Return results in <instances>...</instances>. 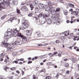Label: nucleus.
Returning a JSON list of instances; mask_svg holds the SVG:
<instances>
[{
	"label": "nucleus",
	"instance_id": "864d4df0",
	"mask_svg": "<svg viewBox=\"0 0 79 79\" xmlns=\"http://www.w3.org/2000/svg\"><path fill=\"white\" fill-rule=\"evenodd\" d=\"M38 46H43V44H39L38 45Z\"/></svg>",
	"mask_w": 79,
	"mask_h": 79
},
{
	"label": "nucleus",
	"instance_id": "de8ad7c7",
	"mask_svg": "<svg viewBox=\"0 0 79 79\" xmlns=\"http://www.w3.org/2000/svg\"><path fill=\"white\" fill-rule=\"evenodd\" d=\"M66 73L67 74H69V71H67L66 72Z\"/></svg>",
	"mask_w": 79,
	"mask_h": 79
},
{
	"label": "nucleus",
	"instance_id": "b1692460",
	"mask_svg": "<svg viewBox=\"0 0 79 79\" xmlns=\"http://www.w3.org/2000/svg\"><path fill=\"white\" fill-rule=\"evenodd\" d=\"M43 17H44V18L46 17V18H48V16H49V15H47L45 14H44L43 15Z\"/></svg>",
	"mask_w": 79,
	"mask_h": 79
},
{
	"label": "nucleus",
	"instance_id": "f3484780",
	"mask_svg": "<svg viewBox=\"0 0 79 79\" xmlns=\"http://www.w3.org/2000/svg\"><path fill=\"white\" fill-rule=\"evenodd\" d=\"M64 13L65 15H68V11L65 10H64Z\"/></svg>",
	"mask_w": 79,
	"mask_h": 79
},
{
	"label": "nucleus",
	"instance_id": "ddd939ff",
	"mask_svg": "<svg viewBox=\"0 0 79 79\" xmlns=\"http://www.w3.org/2000/svg\"><path fill=\"white\" fill-rule=\"evenodd\" d=\"M47 22L48 24H51V23H52V21H51V20L50 19H47Z\"/></svg>",
	"mask_w": 79,
	"mask_h": 79
},
{
	"label": "nucleus",
	"instance_id": "774afa93",
	"mask_svg": "<svg viewBox=\"0 0 79 79\" xmlns=\"http://www.w3.org/2000/svg\"><path fill=\"white\" fill-rule=\"evenodd\" d=\"M13 20H14L15 19V17H12L11 18Z\"/></svg>",
	"mask_w": 79,
	"mask_h": 79
},
{
	"label": "nucleus",
	"instance_id": "5701e85b",
	"mask_svg": "<svg viewBox=\"0 0 79 79\" xmlns=\"http://www.w3.org/2000/svg\"><path fill=\"white\" fill-rule=\"evenodd\" d=\"M12 3H14V4H17L18 3V0H14L13 2Z\"/></svg>",
	"mask_w": 79,
	"mask_h": 79
},
{
	"label": "nucleus",
	"instance_id": "6e6d98bb",
	"mask_svg": "<svg viewBox=\"0 0 79 79\" xmlns=\"http://www.w3.org/2000/svg\"><path fill=\"white\" fill-rule=\"evenodd\" d=\"M67 23H69V20H67L66 21Z\"/></svg>",
	"mask_w": 79,
	"mask_h": 79
},
{
	"label": "nucleus",
	"instance_id": "0e129e2a",
	"mask_svg": "<svg viewBox=\"0 0 79 79\" xmlns=\"http://www.w3.org/2000/svg\"><path fill=\"white\" fill-rule=\"evenodd\" d=\"M74 13H75V15H78V14L77 13H76V11H74Z\"/></svg>",
	"mask_w": 79,
	"mask_h": 79
},
{
	"label": "nucleus",
	"instance_id": "a18cd8bd",
	"mask_svg": "<svg viewBox=\"0 0 79 79\" xmlns=\"http://www.w3.org/2000/svg\"><path fill=\"white\" fill-rule=\"evenodd\" d=\"M51 3H51V2H48V5H51Z\"/></svg>",
	"mask_w": 79,
	"mask_h": 79
},
{
	"label": "nucleus",
	"instance_id": "7c9ffc66",
	"mask_svg": "<svg viewBox=\"0 0 79 79\" xmlns=\"http://www.w3.org/2000/svg\"><path fill=\"white\" fill-rule=\"evenodd\" d=\"M45 23V21L43 20H41V24H44Z\"/></svg>",
	"mask_w": 79,
	"mask_h": 79
},
{
	"label": "nucleus",
	"instance_id": "8fccbe9b",
	"mask_svg": "<svg viewBox=\"0 0 79 79\" xmlns=\"http://www.w3.org/2000/svg\"><path fill=\"white\" fill-rule=\"evenodd\" d=\"M9 79H13V77H8Z\"/></svg>",
	"mask_w": 79,
	"mask_h": 79
},
{
	"label": "nucleus",
	"instance_id": "bb28decb",
	"mask_svg": "<svg viewBox=\"0 0 79 79\" xmlns=\"http://www.w3.org/2000/svg\"><path fill=\"white\" fill-rule=\"evenodd\" d=\"M6 16V15H4L1 17V19H4Z\"/></svg>",
	"mask_w": 79,
	"mask_h": 79
},
{
	"label": "nucleus",
	"instance_id": "412c9836",
	"mask_svg": "<svg viewBox=\"0 0 79 79\" xmlns=\"http://www.w3.org/2000/svg\"><path fill=\"white\" fill-rule=\"evenodd\" d=\"M69 5L70 7H71L72 8L74 6V5L73 4H72L71 3L69 4Z\"/></svg>",
	"mask_w": 79,
	"mask_h": 79
},
{
	"label": "nucleus",
	"instance_id": "2f4dec72",
	"mask_svg": "<svg viewBox=\"0 0 79 79\" xmlns=\"http://www.w3.org/2000/svg\"><path fill=\"white\" fill-rule=\"evenodd\" d=\"M78 37L77 36H74V38L73 39V40H76V39H77V38H78Z\"/></svg>",
	"mask_w": 79,
	"mask_h": 79
},
{
	"label": "nucleus",
	"instance_id": "aec40b11",
	"mask_svg": "<svg viewBox=\"0 0 79 79\" xmlns=\"http://www.w3.org/2000/svg\"><path fill=\"white\" fill-rule=\"evenodd\" d=\"M30 6L31 8V10H33V8H34V6H33L32 5V4H30Z\"/></svg>",
	"mask_w": 79,
	"mask_h": 79
},
{
	"label": "nucleus",
	"instance_id": "9b49d317",
	"mask_svg": "<svg viewBox=\"0 0 79 79\" xmlns=\"http://www.w3.org/2000/svg\"><path fill=\"white\" fill-rule=\"evenodd\" d=\"M51 6H48L46 8V9L45 10V11H48V12H49V13L50 12V8H51Z\"/></svg>",
	"mask_w": 79,
	"mask_h": 79
},
{
	"label": "nucleus",
	"instance_id": "a211bd4d",
	"mask_svg": "<svg viewBox=\"0 0 79 79\" xmlns=\"http://www.w3.org/2000/svg\"><path fill=\"white\" fill-rule=\"evenodd\" d=\"M22 8H23L25 10H26V11H27V7L25 6H23L22 7Z\"/></svg>",
	"mask_w": 79,
	"mask_h": 79
},
{
	"label": "nucleus",
	"instance_id": "f8f14e48",
	"mask_svg": "<svg viewBox=\"0 0 79 79\" xmlns=\"http://www.w3.org/2000/svg\"><path fill=\"white\" fill-rule=\"evenodd\" d=\"M27 35H30L32 34V32L31 30H27Z\"/></svg>",
	"mask_w": 79,
	"mask_h": 79
},
{
	"label": "nucleus",
	"instance_id": "72a5a7b5",
	"mask_svg": "<svg viewBox=\"0 0 79 79\" xmlns=\"http://www.w3.org/2000/svg\"><path fill=\"white\" fill-rule=\"evenodd\" d=\"M35 10L36 11H39V9L37 7H36L35 8Z\"/></svg>",
	"mask_w": 79,
	"mask_h": 79
},
{
	"label": "nucleus",
	"instance_id": "e2e57ef3",
	"mask_svg": "<svg viewBox=\"0 0 79 79\" xmlns=\"http://www.w3.org/2000/svg\"><path fill=\"white\" fill-rule=\"evenodd\" d=\"M16 73H17L18 74H19V71L18 70H17L16 71Z\"/></svg>",
	"mask_w": 79,
	"mask_h": 79
},
{
	"label": "nucleus",
	"instance_id": "69168bd1",
	"mask_svg": "<svg viewBox=\"0 0 79 79\" xmlns=\"http://www.w3.org/2000/svg\"><path fill=\"white\" fill-rule=\"evenodd\" d=\"M53 56V54L51 53L50 57H52V56Z\"/></svg>",
	"mask_w": 79,
	"mask_h": 79
},
{
	"label": "nucleus",
	"instance_id": "2eb2a0df",
	"mask_svg": "<svg viewBox=\"0 0 79 79\" xmlns=\"http://www.w3.org/2000/svg\"><path fill=\"white\" fill-rule=\"evenodd\" d=\"M38 2L39 1H38V0H35L33 2V4L34 6H36V5H37Z\"/></svg>",
	"mask_w": 79,
	"mask_h": 79
},
{
	"label": "nucleus",
	"instance_id": "4c0bfd02",
	"mask_svg": "<svg viewBox=\"0 0 79 79\" xmlns=\"http://www.w3.org/2000/svg\"><path fill=\"white\" fill-rule=\"evenodd\" d=\"M11 69L12 71H13V70H15V69H16V68L15 67H13Z\"/></svg>",
	"mask_w": 79,
	"mask_h": 79
},
{
	"label": "nucleus",
	"instance_id": "49530a36",
	"mask_svg": "<svg viewBox=\"0 0 79 79\" xmlns=\"http://www.w3.org/2000/svg\"><path fill=\"white\" fill-rule=\"evenodd\" d=\"M32 61H29L28 62H27V64H30V63H32Z\"/></svg>",
	"mask_w": 79,
	"mask_h": 79
},
{
	"label": "nucleus",
	"instance_id": "c85d7f7f",
	"mask_svg": "<svg viewBox=\"0 0 79 79\" xmlns=\"http://www.w3.org/2000/svg\"><path fill=\"white\" fill-rule=\"evenodd\" d=\"M37 58H38V57H35L34 58H33L32 59V61H34V60H36L37 59Z\"/></svg>",
	"mask_w": 79,
	"mask_h": 79
},
{
	"label": "nucleus",
	"instance_id": "a878e982",
	"mask_svg": "<svg viewBox=\"0 0 79 79\" xmlns=\"http://www.w3.org/2000/svg\"><path fill=\"white\" fill-rule=\"evenodd\" d=\"M46 79H51V76H47L45 77Z\"/></svg>",
	"mask_w": 79,
	"mask_h": 79
},
{
	"label": "nucleus",
	"instance_id": "4be33fe9",
	"mask_svg": "<svg viewBox=\"0 0 79 79\" xmlns=\"http://www.w3.org/2000/svg\"><path fill=\"white\" fill-rule=\"evenodd\" d=\"M42 15H43V14L41 13L39 15H38V18H40V17H42Z\"/></svg>",
	"mask_w": 79,
	"mask_h": 79
},
{
	"label": "nucleus",
	"instance_id": "052dcab7",
	"mask_svg": "<svg viewBox=\"0 0 79 79\" xmlns=\"http://www.w3.org/2000/svg\"><path fill=\"white\" fill-rule=\"evenodd\" d=\"M73 9H70V10H69V11H73Z\"/></svg>",
	"mask_w": 79,
	"mask_h": 79
},
{
	"label": "nucleus",
	"instance_id": "e433bc0d",
	"mask_svg": "<svg viewBox=\"0 0 79 79\" xmlns=\"http://www.w3.org/2000/svg\"><path fill=\"white\" fill-rule=\"evenodd\" d=\"M48 45V43H45L43 45V46H44V47H45V46H47Z\"/></svg>",
	"mask_w": 79,
	"mask_h": 79
},
{
	"label": "nucleus",
	"instance_id": "423d86ee",
	"mask_svg": "<svg viewBox=\"0 0 79 79\" xmlns=\"http://www.w3.org/2000/svg\"><path fill=\"white\" fill-rule=\"evenodd\" d=\"M8 0H3V2L1 3L0 7L1 8H3V7L6 6Z\"/></svg>",
	"mask_w": 79,
	"mask_h": 79
},
{
	"label": "nucleus",
	"instance_id": "a19ab883",
	"mask_svg": "<svg viewBox=\"0 0 79 79\" xmlns=\"http://www.w3.org/2000/svg\"><path fill=\"white\" fill-rule=\"evenodd\" d=\"M45 70L44 69H43L40 71V72L41 73V72H45Z\"/></svg>",
	"mask_w": 79,
	"mask_h": 79
},
{
	"label": "nucleus",
	"instance_id": "20e7f679",
	"mask_svg": "<svg viewBox=\"0 0 79 79\" xmlns=\"http://www.w3.org/2000/svg\"><path fill=\"white\" fill-rule=\"evenodd\" d=\"M17 36L19 37H20L22 39V41L23 42H24L26 41H27L28 40L27 39V38L26 37H24L23 35H21L20 33H17Z\"/></svg>",
	"mask_w": 79,
	"mask_h": 79
},
{
	"label": "nucleus",
	"instance_id": "c756f323",
	"mask_svg": "<svg viewBox=\"0 0 79 79\" xmlns=\"http://www.w3.org/2000/svg\"><path fill=\"white\" fill-rule=\"evenodd\" d=\"M13 56H16V52H13L12 53Z\"/></svg>",
	"mask_w": 79,
	"mask_h": 79
},
{
	"label": "nucleus",
	"instance_id": "c03bdc74",
	"mask_svg": "<svg viewBox=\"0 0 79 79\" xmlns=\"http://www.w3.org/2000/svg\"><path fill=\"white\" fill-rule=\"evenodd\" d=\"M70 36H71V37H73V36L74 35L73 33H71L70 34Z\"/></svg>",
	"mask_w": 79,
	"mask_h": 79
},
{
	"label": "nucleus",
	"instance_id": "473e14b6",
	"mask_svg": "<svg viewBox=\"0 0 79 79\" xmlns=\"http://www.w3.org/2000/svg\"><path fill=\"white\" fill-rule=\"evenodd\" d=\"M65 67H69V64H65Z\"/></svg>",
	"mask_w": 79,
	"mask_h": 79
},
{
	"label": "nucleus",
	"instance_id": "c9c22d12",
	"mask_svg": "<svg viewBox=\"0 0 79 79\" xmlns=\"http://www.w3.org/2000/svg\"><path fill=\"white\" fill-rule=\"evenodd\" d=\"M17 13H18V14H19L20 13V10H17Z\"/></svg>",
	"mask_w": 79,
	"mask_h": 79
},
{
	"label": "nucleus",
	"instance_id": "680f3d73",
	"mask_svg": "<svg viewBox=\"0 0 79 79\" xmlns=\"http://www.w3.org/2000/svg\"><path fill=\"white\" fill-rule=\"evenodd\" d=\"M43 64H44L42 62L40 63V65H41V66L43 65Z\"/></svg>",
	"mask_w": 79,
	"mask_h": 79
},
{
	"label": "nucleus",
	"instance_id": "338daca9",
	"mask_svg": "<svg viewBox=\"0 0 79 79\" xmlns=\"http://www.w3.org/2000/svg\"><path fill=\"white\" fill-rule=\"evenodd\" d=\"M53 50H54V51H56V49H55V48H53Z\"/></svg>",
	"mask_w": 79,
	"mask_h": 79
},
{
	"label": "nucleus",
	"instance_id": "bf43d9fd",
	"mask_svg": "<svg viewBox=\"0 0 79 79\" xmlns=\"http://www.w3.org/2000/svg\"><path fill=\"white\" fill-rule=\"evenodd\" d=\"M3 55V53H2L1 54V55L0 56L1 57H2V55Z\"/></svg>",
	"mask_w": 79,
	"mask_h": 79
},
{
	"label": "nucleus",
	"instance_id": "ea45409f",
	"mask_svg": "<svg viewBox=\"0 0 79 79\" xmlns=\"http://www.w3.org/2000/svg\"><path fill=\"white\" fill-rule=\"evenodd\" d=\"M16 63V64H17V63H18V61H14L13 62V63Z\"/></svg>",
	"mask_w": 79,
	"mask_h": 79
},
{
	"label": "nucleus",
	"instance_id": "58836bf2",
	"mask_svg": "<svg viewBox=\"0 0 79 79\" xmlns=\"http://www.w3.org/2000/svg\"><path fill=\"white\" fill-rule=\"evenodd\" d=\"M32 13H31L30 14H29L28 15V16L29 17H30L31 16H32Z\"/></svg>",
	"mask_w": 79,
	"mask_h": 79
},
{
	"label": "nucleus",
	"instance_id": "dca6fc26",
	"mask_svg": "<svg viewBox=\"0 0 79 79\" xmlns=\"http://www.w3.org/2000/svg\"><path fill=\"white\" fill-rule=\"evenodd\" d=\"M10 0H9V1L7 3V8H10Z\"/></svg>",
	"mask_w": 79,
	"mask_h": 79
},
{
	"label": "nucleus",
	"instance_id": "393cba45",
	"mask_svg": "<svg viewBox=\"0 0 79 79\" xmlns=\"http://www.w3.org/2000/svg\"><path fill=\"white\" fill-rule=\"evenodd\" d=\"M8 69H9V67L6 66L5 67V68H4V70H5L6 71V70Z\"/></svg>",
	"mask_w": 79,
	"mask_h": 79
},
{
	"label": "nucleus",
	"instance_id": "0eeeda50",
	"mask_svg": "<svg viewBox=\"0 0 79 79\" xmlns=\"http://www.w3.org/2000/svg\"><path fill=\"white\" fill-rule=\"evenodd\" d=\"M5 59L4 60V62H6V65H8V64H9L10 63V61L7 60H9L10 59V58L8 57V56H6L5 57Z\"/></svg>",
	"mask_w": 79,
	"mask_h": 79
},
{
	"label": "nucleus",
	"instance_id": "6ab92c4d",
	"mask_svg": "<svg viewBox=\"0 0 79 79\" xmlns=\"http://www.w3.org/2000/svg\"><path fill=\"white\" fill-rule=\"evenodd\" d=\"M60 9L59 8H56V10H55V12H58V11H60Z\"/></svg>",
	"mask_w": 79,
	"mask_h": 79
},
{
	"label": "nucleus",
	"instance_id": "6e6552de",
	"mask_svg": "<svg viewBox=\"0 0 79 79\" xmlns=\"http://www.w3.org/2000/svg\"><path fill=\"white\" fill-rule=\"evenodd\" d=\"M38 6L40 8H41V9H42L43 10H44L45 8V6H44V4H39Z\"/></svg>",
	"mask_w": 79,
	"mask_h": 79
},
{
	"label": "nucleus",
	"instance_id": "09e8293b",
	"mask_svg": "<svg viewBox=\"0 0 79 79\" xmlns=\"http://www.w3.org/2000/svg\"><path fill=\"white\" fill-rule=\"evenodd\" d=\"M58 56H59V57L61 56V54L60 53H59L58 54Z\"/></svg>",
	"mask_w": 79,
	"mask_h": 79
},
{
	"label": "nucleus",
	"instance_id": "cd10ccee",
	"mask_svg": "<svg viewBox=\"0 0 79 79\" xmlns=\"http://www.w3.org/2000/svg\"><path fill=\"white\" fill-rule=\"evenodd\" d=\"M13 47H8V48H7V50H11V49H13Z\"/></svg>",
	"mask_w": 79,
	"mask_h": 79
},
{
	"label": "nucleus",
	"instance_id": "4468645a",
	"mask_svg": "<svg viewBox=\"0 0 79 79\" xmlns=\"http://www.w3.org/2000/svg\"><path fill=\"white\" fill-rule=\"evenodd\" d=\"M69 31H65L64 32H63L62 34H65V33H66V34H64V35L65 36H68V35H69ZM67 34H68V35H67Z\"/></svg>",
	"mask_w": 79,
	"mask_h": 79
},
{
	"label": "nucleus",
	"instance_id": "5fc2aeb1",
	"mask_svg": "<svg viewBox=\"0 0 79 79\" xmlns=\"http://www.w3.org/2000/svg\"><path fill=\"white\" fill-rule=\"evenodd\" d=\"M22 76H23V75H24V72H23V71H22Z\"/></svg>",
	"mask_w": 79,
	"mask_h": 79
},
{
	"label": "nucleus",
	"instance_id": "79ce46f5",
	"mask_svg": "<svg viewBox=\"0 0 79 79\" xmlns=\"http://www.w3.org/2000/svg\"><path fill=\"white\" fill-rule=\"evenodd\" d=\"M4 79V77L3 76H0V79Z\"/></svg>",
	"mask_w": 79,
	"mask_h": 79
},
{
	"label": "nucleus",
	"instance_id": "7ed1b4c3",
	"mask_svg": "<svg viewBox=\"0 0 79 79\" xmlns=\"http://www.w3.org/2000/svg\"><path fill=\"white\" fill-rule=\"evenodd\" d=\"M29 22L27 20H25L24 22V23H22L23 27H22V29H24L27 28L29 26Z\"/></svg>",
	"mask_w": 79,
	"mask_h": 79
},
{
	"label": "nucleus",
	"instance_id": "f704fd0d",
	"mask_svg": "<svg viewBox=\"0 0 79 79\" xmlns=\"http://www.w3.org/2000/svg\"><path fill=\"white\" fill-rule=\"evenodd\" d=\"M45 57V55H42L40 56V58H44V57Z\"/></svg>",
	"mask_w": 79,
	"mask_h": 79
},
{
	"label": "nucleus",
	"instance_id": "39448f33",
	"mask_svg": "<svg viewBox=\"0 0 79 79\" xmlns=\"http://www.w3.org/2000/svg\"><path fill=\"white\" fill-rule=\"evenodd\" d=\"M12 44L13 45H21L22 44V42L20 39L18 38L16 41Z\"/></svg>",
	"mask_w": 79,
	"mask_h": 79
},
{
	"label": "nucleus",
	"instance_id": "603ef678",
	"mask_svg": "<svg viewBox=\"0 0 79 79\" xmlns=\"http://www.w3.org/2000/svg\"><path fill=\"white\" fill-rule=\"evenodd\" d=\"M58 53V52H55L54 53V55H56V54H57Z\"/></svg>",
	"mask_w": 79,
	"mask_h": 79
},
{
	"label": "nucleus",
	"instance_id": "f257e3e1",
	"mask_svg": "<svg viewBox=\"0 0 79 79\" xmlns=\"http://www.w3.org/2000/svg\"><path fill=\"white\" fill-rule=\"evenodd\" d=\"M17 32H18V31H17V30L16 29H14L13 31L12 29H11L10 31H7L5 32L4 37V42H7L8 41L7 40L8 36H11V33L12 35H14L16 34V33H17Z\"/></svg>",
	"mask_w": 79,
	"mask_h": 79
},
{
	"label": "nucleus",
	"instance_id": "f03ea898",
	"mask_svg": "<svg viewBox=\"0 0 79 79\" xmlns=\"http://www.w3.org/2000/svg\"><path fill=\"white\" fill-rule=\"evenodd\" d=\"M59 16V14L58 13H55L54 15V17L52 18V20L53 21L54 24H55L56 23V25H60V21L59 19H57V21L56 22V18H58Z\"/></svg>",
	"mask_w": 79,
	"mask_h": 79
},
{
	"label": "nucleus",
	"instance_id": "9d476101",
	"mask_svg": "<svg viewBox=\"0 0 79 79\" xmlns=\"http://www.w3.org/2000/svg\"><path fill=\"white\" fill-rule=\"evenodd\" d=\"M3 45H4V46L6 48H8V47H10V44H8L7 43H4L2 42Z\"/></svg>",
	"mask_w": 79,
	"mask_h": 79
},
{
	"label": "nucleus",
	"instance_id": "1a4fd4ad",
	"mask_svg": "<svg viewBox=\"0 0 79 79\" xmlns=\"http://www.w3.org/2000/svg\"><path fill=\"white\" fill-rule=\"evenodd\" d=\"M55 7H52V6H51V7L50 9V13H53V12H55Z\"/></svg>",
	"mask_w": 79,
	"mask_h": 79
},
{
	"label": "nucleus",
	"instance_id": "3c124183",
	"mask_svg": "<svg viewBox=\"0 0 79 79\" xmlns=\"http://www.w3.org/2000/svg\"><path fill=\"white\" fill-rule=\"evenodd\" d=\"M19 60L20 61H23L24 60V59L23 58L20 59H19Z\"/></svg>",
	"mask_w": 79,
	"mask_h": 79
},
{
	"label": "nucleus",
	"instance_id": "4d7b16f0",
	"mask_svg": "<svg viewBox=\"0 0 79 79\" xmlns=\"http://www.w3.org/2000/svg\"><path fill=\"white\" fill-rule=\"evenodd\" d=\"M33 79H37V77H35V76H34Z\"/></svg>",
	"mask_w": 79,
	"mask_h": 79
},
{
	"label": "nucleus",
	"instance_id": "13d9d810",
	"mask_svg": "<svg viewBox=\"0 0 79 79\" xmlns=\"http://www.w3.org/2000/svg\"><path fill=\"white\" fill-rule=\"evenodd\" d=\"M13 20V19H12V18H11L10 19V22H12Z\"/></svg>",
	"mask_w": 79,
	"mask_h": 79
},
{
	"label": "nucleus",
	"instance_id": "37998d69",
	"mask_svg": "<svg viewBox=\"0 0 79 79\" xmlns=\"http://www.w3.org/2000/svg\"><path fill=\"white\" fill-rule=\"evenodd\" d=\"M59 42H60V41L58 40H56V44H59Z\"/></svg>",
	"mask_w": 79,
	"mask_h": 79
}]
</instances>
